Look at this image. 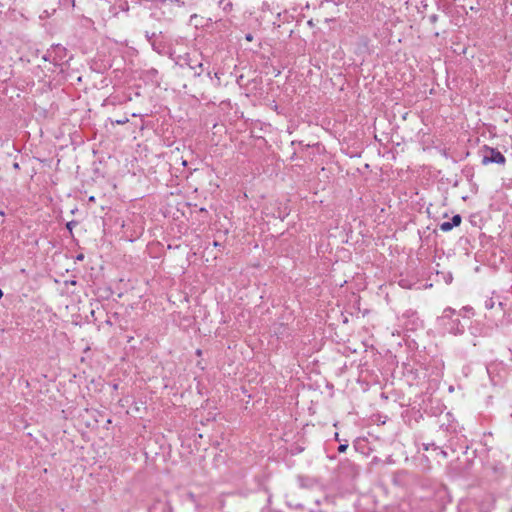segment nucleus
Listing matches in <instances>:
<instances>
[{"instance_id": "nucleus-1", "label": "nucleus", "mask_w": 512, "mask_h": 512, "mask_svg": "<svg viewBox=\"0 0 512 512\" xmlns=\"http://www.w3.org/2000/svg\"><path fill=\"white\" fill-rule=\"evenodd\" d=\"M456 311L453 308L447 307L443 310L442 315L438 317V325L446 332L453 335H460L464 332V326L461 324L459 318H454Z\"/></svg>"}, {"instance_id": "nucleus-2", "label": "nucleus", "mask_w": 512, "mask_h": 512, "mask_svg": "<svg viewBox=\"0 0 512 512\" xmlns=\"http://www.w3.org/2000/svg\"><path fill=\"white\" fill-rule=\"evenodd\" d=\"M67 55V49L60 44H54L49 49V56H52L53 65L59 67L61 72L64 70V66L68 65L69 61L73 58L72 55L66 58Z\"/></svg>"}, {"instance_id": "nucleus-3", "label": "nucleus", "mask_w": 512, "mask_h": 512, "mask_svg": "<svg viewBox=\"0 0 512 512\" xmlns=\"http://www.w3.org/2000/svg\"><path fill=\"white\" fill-rule=\"evenodd\" d=\"M152 49L160 55L171 54V43L163 32H159L157 37L153 38Z\"/></svg>"}, {"instance_id": "nucleus-4", "label": "nucleus", "mask_w": 512, "mask_h": 512, "mask_svg": "<svg viewBox=\"0 0 512 512\" xmlns=\"http://www.w3.org/2000/svg\"><path fill=\"white\" fill-rule=\"evenodd\" d=\"M506 161L504 155L494 148L487 147L485 149V153L482 158V163L484 165L490 164V163H496V164H504Z\"/></svg>"}, {"instance_id": "nucleus-5", "label": "nucleus", "mask_w": 512, "mask_h": 512, "mask_svg": "<svg viewBox=\"0 0 512 512\" xmlns=\"http://www.w3.org/2000/svg\"><path fill=\"white\" fill-rule=\"evenodd\" d=\"M183 63L180 64L181 67L187 66L190 70L194 71V76L199 77L203 72V64L197 59H193L190 55L186 54L182 58Z\"/></svg>"}, {"instance_id": "nucleus-6", "label": "nucleus", "mask_w": 512, "mask_h": 512, "mask_svg": "<svg viewBox=\"0 0 512 512\" xmlns=\"http://www.w3.org/2000/svg\"><path fill=\"white\" fill-rule=\"evenodd\" d=\"M462 218L459 214L454 215L451 219V221L442 222L439 225V228L443 232H448L452 230L454 227H457L461 224Z\"/></svg>"}, {"instance_id": "nucleus-7", "label": "nucleus", "mask_w": 512, "mask_h": 512, "mask_svg": "<svg viewBox=\"0 0 512 512\" xmlns=\"http://www.w3.org/2000/svg\"><path fill=\"white\" fill-rule=\"evenodd\" d=\"M305 445L306 440L304 439V437L300 435L296 436V441L294 442L293 447H290V454L294 455L301 453L302 451H304Z\"/></svg>"}, {"instance_id": "nucleus-8", "label": "nucleus", "mask_w": 512, "mask_h": 512, "mask_svg": "<svg viewBox=\"0 0 512 512\" xmlns=\"http://www.w3.org/2000/svg\"><path fill=\"white\" fill-rule=\"evenodd\" d=\"M479 512H491L494 508V500L491 496L485 497L480 503H477Z\"/></svg>"}, {"instance_id": "nucleus-9", "label": "nucleus", "mask_w": 512, "mask_h": 512, "mask_svg": "<svg viewBox=\"0 0 512 512\" xmlns=\"http://www.w3.org/2000/svg\"><path fill=\"white\" fill-rule=\"evenodd\" d=\"M218 5L226 13L230 12L233 8V3L231 1L220 0Z\"/></svg>"}, {"instance_id": "nucleus-10", "label": "nucleus", "mask_w": 512, "mask_h": 512, "mask_svg": "<svg viewBox=\"0 0 512 512\" xmlns=\"http://www.w3.org/2000/svg\"><path fill=\"white\" fill-rule=\"evenodd\" d=\"M399 286L404 289H411L415 283L409 280L408 278H401L398 282Z\"/></svg>"}, {"instance_id": "nucleus-11", "label": "nucleus", "mask_w": 512, "mask_h": 512, "mask_svg": "<svg viewBox=\"0 0 512 512\" xmlns=\"http://www.w3.org/2000/svg\"><path fill=\"white\" fill-rule=\"evenodd\" d=\"M118 7L121 11L127 12L129 10V5L127 0H120Z\"/></svg>"}, {"instance_id": "nucleus-12", "label": "nucleus", "mask_w": 512, "mask_h": 512, "mask_svg": "<svg viewBox=\"0 0 512 512\" xmlns=\"http://www.w3.org/2000/svg\"><path fill=\"white\" fill-rule=\"evenodd\" d=\"M157 35H158V33H155V32H152V33L148 32V31L145 32V38L150 43V45L153 43V38L157 37Z\"/></svg>"}, {"instance_id": "nucleus-13", "label": "nucleus", "mask_w": 512, "mask_h": 512, "mask_svg": "<svg viewBox=\"0 0 512 512\" xmlns=\"http://www.w3.org/2000/svg\"><path fill=\"white\" fill-rule=\"evenodd\" d=\"M484 305H485L486 309L490 310V309L494 308L495 302L492 298H489V299L485 300Z\"/></svg>"}, {"instance_id": "nucleus-14", "label": "nucleus", "mask_w": 512, "mask_h": 512, "mask_svg": "<svg viewBox=\"0 0 512 512\" xmlns=\"http://www.w3.org/2000/svg\"><path fill=\"white\" fill-rule=\"evenodd\" d=\"M77 224H78V222H77V221H75V220H72V221L67 222V224H66V228H67V230L70 232V234H72V230H73V228H74Z\"/></svg>"}, {"instance_id": "nucleus-15", "label": "nucleus", "mask_w": 512, "mask_h": 512, "mask_svg": "<svg viewBox=\"0 0 512 512\" xmlns=\"http://www.w3.org/2000/svg\"><path fill=\"white\" fill-rule=\"evenodd\" d=\"M348 448V444L347 443H344V444H340L339 447H338V451L340 453H344Z\"/></svg>"}, {"instance_id": "nucleus-16", "label": "nucleus", "mask_w": 512, "mask_h": 512, "mask_svg": "<svg viewBox=\"0 0 512 512\" xmlns=\"http://www.w3.org/2000/svg\"><path fill=\"white\" fill-rule=\"evenodd\" d=\"M127 122H128V118H127V117H124V118H122V119H118V120H116V121H115V123H116L117 125H123V124H125V123H127Z\"/></svg>"}, {"instance_id": "nucleus-17", "label": "nucleus", "mask_w": 512, "mask_h": 512, "mask_svg": "<svg viewBox=\"0 0 512 512\" xmlns=\"http://www.w3.org/2000/svg\"><path fill=\"white\" fill-rule=\"evenodd\" d=\"M462 311L465 313H472L473 308L469 307V306H465V307H463Z\"/></svg>"}, {"instance_id": "nucleus-18", "label": "nucleus", "mask_w": 512, "mask_h": 512, "mask_svg": "<svg viewBox=\"0 0 512 512\" xmlns=\"http://www.w3.org/2000/svg\"><path fill=\"white\" fill-rule=\"evenodd\" d=\"M43 59L45 61H51L52 62V56H49V50L47 51V54L43 56Z\"/></svg>"}, {"instance_id": "nucleus-19", "label": "nucleus", "mask_w": 512, "mask_h": 512, "mask_svg": "<svg viewBox=\"0 0 512 512\" xmlns=\"http://www.w3.org/2000/svg\"><path fill=\"white\" fill-rule=\"evenodd\" d=\"M187 496L192 502H196V496L193 493H188Z\"/></svg>"}, {"instance_id": "nucleus-20", "label": "nucleus", "mask_w": 512, "mask_h": 512, "mask_svg": "<svg viewBox=\"0 0 512 512\" xmlns=\"http://www.w3.org/2000/svg\"><path fill=\"white\" fill-rule=\"evenodd\" d=\"M13 168H14L15 170H20V165H19V163H18V162H14V163H13Z\"/></svg>"}, {"instance_id": "nucleus-21", "label": "nucleus", "mask_w": 512, "mask_h": 512, "mask_svg": "<svg viewBox=\"0 0 512 512\" xmlns=\"http://www.w3.org/2000/svg\"><path fill=\"white\" fill-rule=\"evenodd\" d=\"M83 259H84V255L83 254H78L76 256V260H78V261H82Z\"/></svg>"}, {"instance_id": "nucleus-22", "label": "nucleus", "mask_w": 512, "mask_h": 512, "mask_svg": "<svg viewBox=\"0 0 512 512\" xmlns=\"http://www.w3.org/2000/svg\"><path fill=\"white\" fill-rule=\"evenodd\" d=\"M245 38H246V40H248V41H252L253 36L249 33V34H247V35L245 36Z\"/></svg>"}, {"instance_id": "nucleus-23", "label": "nucleus", "mask_w": 512, "mask_h": 512, "mask_svg": "<svg viewBox=\"0 0 512 512\" xmlns=\"http://www.w3.org/2000/svg\"><path fill=\"white\" fill-rule=\"evenodd\" d=\"M175 2L178 4V5H184V2L182 0H175Z\"/></svg>"}, {"instance_id": "nucleus-24", "label": "nucleus", "mask_w": 512, "mask_h": 512, "mask_svg": "<svg viewBox=\"0 0 512 512\" xmlns=\"http://www.w3.org/2000/svg\"><path fill=\"white\" fill-rule=\"evenodd\" d=\"M213 245H214L215 247L221 246V244H220L219 242H217V241H214Z\"/></svg>"}, {"instance_id": "nucleus-25", "label": "nucleus", "mask_w": 512, "mask_h": 512, "mask_svg": "<svg viewBox=\"0 0 512 512\" xmlns=\"http://www.w3.org/2000/svg\"><path fill=\"white\" fill-rule=\"evenodd\" d=\"M151 72H152V74H155V73H157V70L156 69H152Z\"/></svg>"}, {"instance_id": "nucleus-26", "label": "nucleus", "mask_w": 512, "mask_h": 512, "mask_svg": "<svg viewBox=\"0 0 512 512\" xmlns=\"http://www.w3.org/2000/svg\"><path fill=\"white\" fill-rule=\"evenodd\" d=\"M154 506L149 508V512H153Z\"/></svg>"}, {"instance_id": "nucleus-27", "label": "nucleus", "mask_w": 512, "mask_h": 512, "mask_svg": "<svg viewBox=\"0 0 512 512\" xmlns=\"http://www.w3.org/2000/svg\"><path fill=\"white\" fill-rule=\"evenodd\" d=\"M89 200H90V201H94V197H93V196H91V197L89 198Z\"/></svg>"}, {"instance_id": "nucleus-28", "label": "nucleus", "mask_w": 512, "mask_h": 512, "mask_svg": "<svg viewBox=\"0 0 512 512\" xmlns=\"http://www.w3.org/2000/svg\"><path fill=\"white\" fill-rule=\"evenodd\" d=\"M0 215L3 217V216H4V212H3V211H0Z\"/></svg>"}]
</instances>
